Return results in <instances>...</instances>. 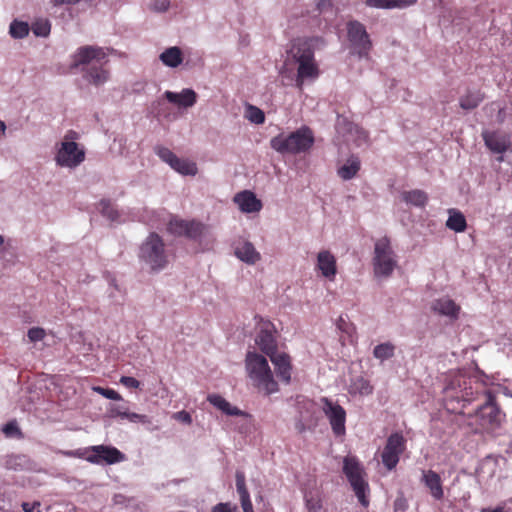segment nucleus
<instances>
[{
  "label": "nucleus",
  "instance_id": "f257e3e1",
  "mask_svg": "<svg viewBox=\"0 0 512 512\" xmlns=\"http://www.w3.org/2000/svg\"><path fill=\"white\" fill-rule=\"evenodd\" d=\"M326 41L321 36L302 37L295 39L287 52L286 64H296V86L301 89L305 80H315L320 71L314 53L322 49Z\"/></svg>",
  "mask_w": 512,
  "mask_h": 512
},
{
  "label": "nucleus",
  "instance_id": "f03ea898",
  "mask_svg": "<svg viewBox=\"0 0 512 512\" xmlns=\"http://www.w3.org/2000/svg\"><path fill=\"white\" fill-rule=\"evenodd\" d=\"M107 62V54L103 48L82 46L72 55L71 68L81 67L83 78L94 86H100L109 79V71L104 68Z\"/></svg>",
  "mask_w": 512,
  "mask_h": 512
},
{
  "label": "nucleus",
  "instance_id": "7ed1b4c3",
  "mask_svg": "<svg viewBox=\"0 0 512 512\" xmlns=\"http://www.w3.org/2000/svg\"><path fill=\"white\" fill-rule=\"evenodd\" d=\"M314 142L312 129L308 126H301L289 134L280 133L273 137L270 140V146L282 155H297L309 152Z\"/></svg>",
  "mask_w": 512,
  "mask_h": 512
},
{
  "label": "nucleus",
  "instance_id": "20e7f679",
  "mask_svg": "<svg viewBox=\"0 0 512 512\" xmlns=\"http://www.w3.org/2000/svg\"><path fill=\"white\" fill-rule=\"evenodd\" d=\"M245 368L253 385L265 394L278 391V383L269 367L267 359L256 352L249 351L245 358Z\"/></svg>",
  "mask_w": 512,
  "mask_h": 512
},
{
  "label": "nucleus",
  "instance_id": "39448f33",
  "mask_svg": "<svg viewBox=\"0 0 512 512\" xmlns=\"http://www.w3.org/2000/svg\"><path fill=\"white\" fill-rule=\"evenodd\" d=\"M138 258L151 271L159 272L165 269L169 263V252L163 238L151 232L141 243Z\"/></svg>",
  "mask_w": 512,
  "mask_h": 512
},
{
  "label": "nucleus",
  "instance_id": "423d86ee",
  "mask_svg": "<svg viewBox=\"0 0 512 512\" xmlns=\"http://www.w3.org/2000/svg\"><path fill=\"white\" fill-rule=\"evenodd\" d=\"M348 48L359 59H369L373 43L363 23L350 20L346 23Z\"/></svg>",
  "mask_w": 512,
  "mask_h": 512
},
{
  "label": "nucleus",
  "instance_id": "0eeeda50",
  "mask_svg": "<svg viewBox=\"0 0 512 512\" xmlns=\"http://www.w3.org/2000/svg\"><path fill=\"white\" fill-rule=\"evenodd\" d=\"M397 266L396 255L389 238L382 237L375 242L373 270L377 278H388Z\"/></svg>",
  "mask_w": 512,
  "mask_h": 512
},
{
  "label": "nucleus",
  "instance_id": "6e6552de",
  "mask_svg": "<svg viewBox=\"0 0 512 512\" xmlns=\"http://www.w3.org/2000/svg\"><path fill=\"white\" fill-rule=\"evenodd\" d=\"M343 471L347 476L359 502L363 506H367L368 500L366 499V490L368 489V484L363 479V471L359 462L355 458L346 457L344 459Z\"/></svg>",
  "mask_w": 512,
  "mask_h": 512
},
{
  "label": "nucleus",
  "instance_id": "1a4fd4ad",
  "mask_svg": "<svg viewBox=\"0 0 512 512\" xmlns=\"http://www.w3.org/2000/svg\"><path fill=\"white\" fill-rule=\"evenodd\" d=\"M85 160V151L65 136L57 150L55 162L60 167L76 168Z\"/></svg>",
  "mask_w": 512,
  "mask_h": 512
},
{
  "label": "nucleus",
  "instance_id": "9d476101",
  "mask_svg": "<svg viewBox=\"0 0 512 512\" xmlns=\"http://www.w3.org/2000/svg\"><path fill=\"white\" fill-rule=\"evenodd\" d=\"M406 450V439L400 432L392 433L386 441L383 448L381 459L382 463L388 470H393L399 460L400 456Z\"/></svg>",
  "mask_w": 512,
  "mask_h": 512
},
{
  "label": "nucleus",
  "instance_id": "9b49d317",
  "mask_svg": "<svg viewBox=\"0 0 512 512\" xmlns=\"http://www.w3.org/2000/svg\"><path fill=\"white\" fill-rule=\"evenodd\" d=\"M206 228L207 227L199 221L184 220L177 216H171L167 224V230L170 234L174 236H185L189 239L200 238Z\"/></svg>",
  "mask_w": 512,
  "mask_h": 512
},
{
  "label": "nucleus",
  "instance_id": "f8f14e48",
  "mask_svg": "<svg viewBox=\"0 0 512 512\" xmlns=\"http://www.w3.org/2000/svg\"><path fill=\"white\" fill-rule=\"evenodd\" d=\"M502 413L495 403V398L488 394L487 400L476 412L478 424L485 430H495L501 424Z\"/></svg>",
  "mask_w": 512,
  "mask_h": 512
},
{
  "label": "nucleus",
  "instance_id": "ddd939ff",
  "mask_svg": "<svg viewBox=\"0 0 512 512\" xmlns=\"http://www.w3.org/2000/svg\"><path fill=\"white\" fill-rule=\"evenodd\" d=\"M321 408L328 418L332 431L336 436H342L346 432V412L338 403L329 400L326 397L321 398Z\"/></svg>",
  "mask_w": 512,
  "mask_h": 512
},
{
  "label": "nucleus",
  "instance_id": "4468645a",
  "mask_svg": "<svg viewBox=\"0 0 512 512\" xmlns=\"http://www.w3.org/2000/svg\"><path fill=\"white\" fill-rule=\"evenodd\" d=\"M85 459L93 464H115L124 460L125 456L117 448L105 445H96L86 451Z\"/></svg>",
  "mask_w": 512,
  "mask_h": 512
},
{
  "label": "nucleus",
  "instance_id": "2eb2a0df",
  "mask_svg": "<svg viewBox=\"0 0 512 512\" xmlns=\"http://www.w3.org/2000/svg\"><path fill=\"white\" fill-rule=\"evenodd\" d=\"M233 201L243 213H257L262 209L261 200L250 190L237 193Z\"/></svg>",
  "mask_w": 512,
  "mask_h": 512
},
{
  "label": "nucleus",
  "instance_id": "dca6fc26",
  "mask_svg": "<svg viewBox=\"0 0 512 512\" xmlns=\"http://www.w3.org/2000/svg\"><path fill=\"white\" fill-rule=\"evenodd\" d=\"M482 138L485 145L493 153L503 155L510 147V139L506 135L499 134L495 131H484L482 132Z\"/></svg>",
  "mask_w": 512,
  "mask_h": 512
},
{
  "label": "nucleus",
  "instance_id": "f3484780",
  "mask_svg": "<svg viewBox=\"0 0 512 512\" xmlns=\"http://www.w3.org/2000/svg\"><path fill=\"white\" fill-rule=\"evenodd\" d=\"M235 256L248 265H254L261 259V254L250 241L241 240L235 244Z\"/></svg>",
  "mask_w": 512,
  "mask_h": 512
},
{
  "label": "nucleus",
  "instance_id": "a211bd4d",
  "mask_svg": "<svg viewBox=\"0 0 512 512\" xmlns=\"http://www.w3.org/2000/svg\"><path fill=\"white\" fill-rule=\"evenodd\" d=\"M164 96L170 103L184 109L194 106L197 102V94L190 88H185L180 93L166 91Z\"/></svg>",
  "mask_w": 512,
  "mask_h": 512
},
{
  "label": "nucleus",
  "instance_id": "6ab92c4d",
  "mask_svg": "<svg viewBox=\"0 0 512 512\" xmlns=\"http://www.w3.org/2000/svg\"><path fill=\"white\" fill-rule=\"evenodd\" d=\"M273 363L277 376L286 384L291 381L292 365L290 356L284 352H277L270 357Z\"/></svg>",
  "mask_w": 512,
  "mask_h": 512
},
{
  "label": "nucleus",
  "instance_id": "aec40b11",
  "mask_svg": "<svg viewBox=\"0 0 512 512\" xmlns=\"http://www.w3.org/2000/svg\"><path fill=\"white\" fill-rule=\"evenodd\" d=\"M317 268L323 277L333 280L337 274L336 258L328 250L320 251L317 255Z\"/></svg>",
  "mask_w": 512,
  "mask_h": 512
},
{
  "label": "nucleus",
  "instance_id": "412c9836",
  "mask_svg": "<svg viewBox=\"0 0 512 512\" xmlns=\"http://www.w3.org/2000/svg\"><path fill=\"white\" fill-rule=\"evenodd\" d=\"M421 481L435 500H441L444 497L442 480L438 473L433 470H423Z\"/></svg>",
  "mask_w": 512,
  "mask_h": 512
},
{
  "label": "nucleus",
  "instance_id": "4be33fe9",
  "mask_svg": "<svg viewBox=\"0 0 512 512\" xmlns=\"http://www.w3.org/2000/svg\"><path fill=\"white\" fill-rule=\"evenodd\" d=\"M431 309L435 313L447 316L452 319H456L460 312V306H458L452 299L448 297H442L435 300L432 303Z\"/></svg>",
  "mask_w": 512,
  "mask_h": 512
},
{
  "label": "nucleus",
  "instance_id": "5701e85b",
  "mask_svg": "<svg viewBox=\"0 0 512 512\" xmlns=\"http://www.w3.org/2000/svg\"><path fill=\"white\" fill-rule=\"evenodd\" d=\"M255 341L256 344L259 346L260 350L263 353H265L269 358L278 352L276 340L272 332L268 329H262L258 333Z\"/></svg>",
  "mask_w": 512,
  "mask_h": 512
},
{
  "label": "nucleus",
  "instance_id": "b1692460",
  "mask_svg": "<svg viewBox=\"0 0 512 512\" xmlns=\"http://www.w3.org/2000/svg\"><path fill=\"white\" fill-rule=\"evenodd\" d=\"M207 400L226 415L250 417L248 413L240 410L236 406H232L226 399H224L222 396L218 394L209 395L207 397Z\"/></svg>",
  "mask_w": 512,
  "mask_h": 512
},
{
  "label": "nucleus",
  "instance_id": "393cba45",
  "mask_svg": "<svg viewBox=\"0 0 512 512\" xmlns=\"http://www.w3.org/2000/svg\"><path fill=\"white\" fill-rule=\"evenodd\" d=\"M417 0H365L367 7L376 9H404L414 5Z\"/></svg>",
  "mask_w": 512,
  "mask_h": 512
},
{
  "label": "nucleus",
  "instance_id": "a878e982",
  "mask_svg": "<svg viewBox=\"0 0 512 512\" xmlns=\"http://www.w3.org/2000/svg\"><path fill=\"white\" fill-rule=\"evenodd\" d=\"M6 469L14 471H23L32 467V461L24 454L7 455L3 460Z\"/></svg>",
  "mask_w": 512,
  "mask_h": 512
},
{
  "label": "nucleus",
  "instance_id": "bb28decb",
  "mask_svg": "<svg viewBox=\"0 0 512 512\" xmlns=\"http://www.w3.org/2000/svg\"><path fill=\"white\" fill-rule=\"evenodd\" d=\"M335 126L337 132L344 136L357 134L359 138L363 140L367 139V133L354 123L350 122L346 117L338 116Z\"/></svg>",
  "mask_w": 512,
  "mask_h": 512
},
{
  "label": "nucleus",
  "instance_id": "cd10ccee",
  "mask_svg": "<svg viewBox=\"0 0 512 512\" xmlns=\"http://www.w3.org/2000/svg\"><path fill=\"white\" fill-rule=\"evenodd\" d=\"M159 59L165 66L176 68L183 62V55L179 47L173 46L164 50Z\"/></svg>",
  "mask_w": 512,
  "mask_h": 512
},
{
  "label": "nucleus",
  "instance_id": "c85d7f7f",
  "mask_svg": "<svg viewBox=\"0 0 512 512\" xmlns=\"http://www.w3.org/2000/svg\"><path fill=\"white\" fill-rule=\"evenodd\" d=\"M484 100V94L479 90L467 91V93L460 97L459 105L464 110H473L477 108Z\"/></svg>",
  "mask_w": 512,
  "mask_h": 512
},
{
  "label": "nucleus",
  "instance_id": "c756f323",
  "mask_svg": "<svg viewBox=\"0 0 512 512\" xmlns=\"http://www.w3.org/2000/svg\"><path fill=\"white\" fill-rule=\"evenodd\" d=\"M402 200L407 204L423 208L428 202V195L423 190L414 189L402 193Z\"/></svg>",
  "mask_w": 512,
  "mask_h": 512
},
{
  "label": "nucleus",
  "instance_id": "7c9ffc66",
  "mask_svg": "<svg viewBox=\"0 0 512 512\" xmlns=\"http://www.w3.org/2000/svg\"><path fill=\"white\" fill-rule=\"evenodd\" d=\"M360 170V160L358 157L351 156L346 163L338 169V175L343 180H350L356 176Z\"/></svg>",
  "mask_w": 512,
  "mask_h": 512
},
{
  "label": "nucleus",
  "instance_id": "2f4dec72",
  "mask_svg": "<svg viewBox=\"0 0 512 512\" xmlns=\"http://www.w3.org/2000/svg\"><path fill=\"white\" fill-rule=\"evenodd\" d=\"M349 392L354 395L367 396L373 392V386L367 379L359 376L351 381Z\"/></svg>",
  "mask_w": 512,
  "mask_h": 512
},
{
  "label": "nucleus",
  "instance_id": "473e14b6",
  "mask_svg": "<svg viewBox=\"0 0 512 512\" xmlns=\"http://www.w3.org/2000/svg\"><path fill=\"white\" fill-rule=\"evenodd\" d=\"M446 226L455 232H463L467 227V223L464 215L461 212L455 209H450Z\"/></svg>",
  "mask_w": 512,
  "mask_h": 512
},
{
  "label": "nucleus",
  "instance_id": "72a5a7b5",
  "mask_svg": "<svg viewBox=\"0 0 512 512\" xmlns=\"http://www.w3.org/2000/svg\"><path fill=\"white\" fill-rule=\"evenodd\" d=\"M170 167L182 175L194 176L198 172L197 165L194 162H191L186 159H181L177 156L173 163H171Z\"/></svg>",
  "mask_w": 512,
  "mask_h": 512
},
{
  "label": "nucleus",
  "instance_id": "f704fd0d",
  "mask_svg": "<svg viewBox=\"0 0 512 512\" xmlns=\"http://www.w3.org/2000/svg\"><path fill=\"white\" fill-rule=\"evenodd\" d=\"M395 345L391 342L378 344L373 349V356L381 362L391 359L395 355Z\"/></svg>",
  "mask_w": 512,
  "mask_h": 512
},
{
  "label": "nucleus",
  "instance_id": "c9c22d12",
  "mask_svg": "<svg viewBox=\"0 0 512 512\" xmlns=\"http://www.w3.org/2000/svg\"><path fill=\"white\" fill-rule=\"evenodd\" d=\"M99 211L110 222L122 221L121 213L108 200L103 199L99 202Z\"/></svg>",
  "mask_w": 512,
  "mask_h": 512
},
{
  "label": "nucleus",
  "instance_id": "e433bc0d",
  "mask_svg": "<svg viewBox=\"0 0 512 512\" xmlns=\"http://www.w3.org/2000/svg\"><path fill=\"white\" fill-rule=\"evenodd\" d=\"M29 25L23 21L14 20L9 27V33L12 38L23 39L29 34Z\"/></svg>",
  "mask_w": 512,
  "mask_h": 512
},
{
  "label": "nucleus",
  "instance_id": "4c0bfd02",
  "mask_svg": "<svg viewBox=\"0 0 512 512\" xmlns=\"http://www.w3.org/2000/svg\"><path fill=\"white\" fill-rule=\"evenodd\" d=\"M32 32L37 37H47L51 31V23L46 18H39L32 23Z\"/></svg>",
  "mask_w": 512,
  "mask_h": 512
},
{
  "label": "nucleus",
  "instance_id": "58836bf2",
  "mask_svg": "<svg viewBox=\"0 0 512 512\" xmlns=\"http://www.w3.org/2000/svg\"><path fill=\"white\" fill-rule=\"evenodd\" d=\"M154 151L156 155L169 166H171V163H173L176 158V155L169 148L164 146L158 145L154 148Z\"/></svg>",
  "mask_w": 512,
  "mask_h": 512
},
{
  "label": "nucleus",
  "instance_id": "ea45409f",
  "mask_svg": "<svg viewBox=\"0 0 512 512\" xmlns=\"http://www.w3.org/2000/svg\"><path fill=\"white\" fill-rule=\"evenodd\" d=\"M247 118L255 124H262L265 121L264 112L252 105H249L247 108Z\"/></svg>",
  "mask_w": 512,
  "mask_h": 512
},
{
  "label": "nucleus",
  "instance_id": "a19ab883",
  "mask_svg": "<svg viewBox=\"0 0 512 512\" xmlns=\"http://www.w3.org/2000/svg\"><path fill=\"white\" fill-rule=\"evenodd\" d=\"M93 391L100 394L101 396L107 398V399H110V400H115V401H122V396L117 392L115 391L114 389H111V388H104V387H101V386H94L93 388Z\"/></svg>",
  "mask_w": 512,
  "mask_h": 512
},
{
  "label": "nucleus",
  "instance_id": "79ce46f5",
  "mask_svg": "<svg viewBox=\"0 0 512 512\" xmlns=\"http://www.w3.org/2000/svg\"><path fill=\"white\" fill-rule=\"evenodd\" d=\"M236 488L240 496V500L250 497L249 492L246 488L245 475L241 471L236 472Z\"/></svg>",
  "mask_w": 512,
  "mask_h": 512
},
{
  "label": "nucleus",
  "instance_id": "37998d69",
  "mask_svg": "<svg viewBox=\"0 0 512 512\" xmlns=\"http://www.w3.org/2000/svg\"><path fill=\"white\" fill-rule=\"evenodd\" d=\"M2 432L6 437H21L22 433L16 421H10L2 427Z\"/></svg>",
  "mask_w": 512,
  "mask_h": 512
},
{
  "label": "nucleus",
  "instance_id": "c03bdc74",
  "mask_svg": "<svg viewBox=\"0 0 512 512\" xmlns=\"http://www.w3.org/2000/svg\"><path fill=\"white\" fill-rule=\"evenodd\" d=\"M128 412L127 406L122 404H111L108 413L110 417H119L121 419H124L126 413Z\"/></svg>",
  "mask_w": 512,
  "mask_h": 512
},
{
  "label": "nucleus",
  "instance_id": "a18cd8bd",
  "mask_svg": "<svg viewBox=\"0 0 512 512\" xmlns=\"http://www.w3.org/2000/svg\"><path fill=\"white\" fill-rule=\"evenodd\" d=\"M133 498L127 497L124 494L117 493L112 498V503L114 506H118L120 508H128L130 504L133 502Z\"/></svg>",
  "mask_w": 512,
  "mask_h": 512
},
{
  "label": "nucleus",
  "instance_id": "49530a36",
  "mask_svg": "<svg viewBox=\"0 0 512 512\" xmlns=\"http://www.w3.org/2000/svg\"><path fill=\"white\" fill-rule=\"evenodd\" d=\"M124 419H127L129 422H132V423H143V424L150 423V420L146 415L129 412V411L126 413Z\"/></svg>",
  "mask_w": 512,
  "mask_h": 512
},
{
  "label": "nucleus",
  "instance_id": "de8ad7c7",
  "mask_svg": "<svg viewBox=\"0 0 512 512\" xmlns=\"http://www.w3.org/2000/svg\"><path fill=\"white\" fill-rule=\"evenodd\" d=\"M169 7V0H153L150 4V9L155 12H165Z\"/></svg>",
  "mask_w": 512,
  "mask_h": 512
},
{
  "label": "nucleus",
  "instance_id": "09e8293b",
  "mask_svg": "<svg viewBox=\"0 0 512 512\" xmlns=\"http://www.w3.org/2000/svg\"><path fill=\"white\" fill-rule=\"evenodd\" d=\"M45 337V331L42 328L34 327L29 329L28 338L31 342H37L43 340Z\"/></svg>",
  "mask_w": 512,
  "mask_h": 512
},
{
  "label": "nucleus",
  "instance_id": "8fccbe9b",
  "mask_svg": "<svg viewBox=\"0 0 512 512\" xmlns=\"http://www.w3.org/2000/svg\"><path fill=\"white\" fill-rule=\"evenodd\" d=\"M211 512H238V509L230 503H219L212 508Z\"/></svg>",
  "mask_w": 512,
  "mask_h": 512
},
{
  "label": "nucleus",
  "instance_id": "3c124183",
  "mask_svg": "<svg viewBox=\"0 0 512 512\" xmlns=\"http://www.w3.org/2000/svg\"><path fill=\"white\" fill-rule=\"evenodd\" d=\"M120 383L127 388L137 389L140 387V382L134 377L130 376H122L120 378Z\"/></svg>",
  "mask_w": 512,
  "mask_h": 512
},
{
  "label": "nucleus",
  "instance_id": "603ef678",
  "mask_svg": "<svg viewBox=\"0 0 512 512\" xmlns=\"http://www.w3.org/2000/svg\"><path fill=\"white\" fill-rule=\"evenodd\" d=\"M173 418L175 420H178L180 422H183L185 424H191L192 423V417L187 411H179L173 414Z\"/></svg>",
  "mask_w": 512,
  "mask_h": 512
},
{
  "label": "nucleus",
  "instance_id": "864d4df0",
  "mask_svg": "<svg viewBox=\"0 0 512 512\" xmlns=\"http://www.w3.org/2000/svg\"><path fill=\"white\" fill-rule=\"evenodd\" d=\"M332 6V0H319L316 5L319 13H326L328 11H331Z\"/></svg>",
  "mask_w": 512,
  "mask_h": 512
},
{
  "label": "nucleus",
  "instance_id": "5fc2aeb1",
  "mask_svg": "<svg viewBox=\"0 0 512 512\" xmlns=\"http://www.w3.org/2000/svg\"><path fill=\"white\" fill-rule=\"evenodd\" d=\"M306 504L308 509L313 512H317L321 508L319 501L313 499H307Z\"/></svg>",
  "mask_w": 512,
  "mask_h": 512
},
{
  "label": "nucleus",
  "instance_id": "6e6d98bb",
  "mask_svg": "<svg viewBox=\"0 0 512 512\" xmlns=\"http://www.w3.org/2000/svg\"><path fill=\"white\" fill-rule=\"evenodd\" d=\"M240 501L243 508V512H254L250 497L241 499Z\"/></svg>",
  "mask_w": 512,
  "mask_h": 512
},
{
  "label": "nucleus",
  "instance_id": "4d7b16f0",
  "mask_svg": "<svg viewBox=\"0 0 512 512\" xmlns=\"http://www.w3.org/2000/svg\"><path fill=\"white\" fill-rule=\"evenodd\" d=\"M497 160L499 162L506 161L510 166H512V149L508 151L506 155H500Z\"/></svg>",
  "mask_w": 512,
  "mask_h": 512
},
{
  "label": "nucleus",
  "instance_id": "13d9d810",
  "mask_svg": "<svg viewBox=\"0 0 512 512\" xmlns=\"http://www.w3.org/2000/svg\"><path fill=\"white\" fill-rule=\"evenodd\" d=\"M63 455L65 456H68V457H81L83 456L82 453H80L79 451H64L62 452Z\"/></svg>",
  "mask_w": 512,
  "mask_h": 512
},
{
  "label": "nucleus",
  "instance_id": "bf43d9fd",
  "mask_svg": "<svg viewBox=\"0 0 512 512\" xmlns=\"http://www.w3.org/2000/svg\"><path fill=\"white\" fill-rule=\"evenodd\" d=\"M481 512H507L503 507L483 508Z\"/></svg>",
  "mask_w": 512,
  "mask_h": 512
},
{
  "label": "nucleus",
  "instance_id": "052dcab7",
  "mask_svg": "<svg viewBox=\"0 0 512 512\" xmlns=\"http://www.w3.org/2000/svg\"><path fill=\"white\" fill-rule=\"evenodd\" d=\"M6 124L0 119V137L5 135Z\"/></svg>",
  "mask_w": 512,
  "mask_h": 512
},
{
  "label": "nucleus",
  "instance_id": "680f3d73",
  "mask_svg": "<svg viewBox=\"0 0 512 512\" xmlns=\"http://www.w3.org/2000/svg\"><path fill=\"white\" fill-rule=\"evenodd\" d=\"M22 508H23L24 512H26V511H35L34 507H30V505L28 503H26V502H24L22 504Z\"/></svg>",
  "mask_w": 512,
  "mask_h": 512
},
{
  "label": "nucleus",
  "instance_id": "e2e57ef3",
  "mask_svg": "<svg viewBox=\"0 0 512 512\" xmlns=\"http://www.w3.org/2000/svg\"><path fill=\"white\" fill-rule=\"evenodd\" d=\"M148 222L152 225V226H155V227H158V223H157V220L156 219H149Z\"/></svg>",
  "mask_w": 512,
  "mask_h": 512
},
{
  "label": "nucleus",
  "instance_id": "0e129e2a",
  "mask_svg": "<svg viewBox=\"0 0 512 512\" xmlns=\"http://www.w3.org/2000/svg\"><path fill=\"white\" fill-rule=\"evenodd\" d=\"M4 244V237L0 235V247Z\"/></svg>",
  "mask_w": 512,
  "mask_h": 512
},
{
  "label": "nucleus",
  "instance_id": "69168bd1",
  "mask_svg": "<svg viewBox=\"0 0 512 512\" xmlns=\"http://www.w3.org/2000/svg\"><path fill=\"white\" fill-rule=\"evenodd\" d=\"M499 121L503 122V118L501 117V109L499 110Z\"/></svg>",
  "mask_w": 512,
  "mask_h": 512
},
{
  "label": "nucleus",
  "instance_id": "338daca9",
  "mask_svg": "<svg viewBox=\"0 0 512 512\" xmlns=\"http://www.w3.org/2000/svg\"><path fill=\"white\" fill-rule=\"evenodd\" d=\"M151 213H152V215H153V216H155V215H157V214H158V213H157V212H155V211H151Z\"/></svg>",
  "mask_w": 512,
  "mask_h": 512
},
{
  "label": "nucleus",
  "instance_id": "774afa93",
  "mask_svg": "<svg viewBox=\"0 0 512 512\" xmlns=\"http://www.w3.org/2000/svg\"><path fill=\"white\" fill-rule=\"evenodd\" d=\"M71 134H72V131H69V132H68V134H67L66 136H68V137H69V135H71Z\"/></svg>",
  "mask_w": 512,
  "mask_h": 512
}]
</instances>
